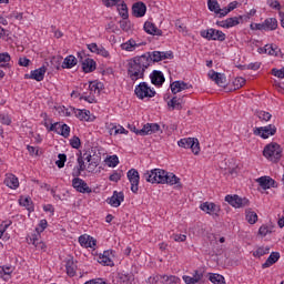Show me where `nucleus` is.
Here are the masks:
<instances>
[{"label":"nucleus","mask_w":284,"mask_h":284,"mask_svg":"<svg viewBox=\"0 0 284 284\" xmlns=\"http://www.w3.org/2000/svg\"><path fill=\"white\" fill-rule=\"evenodd\" d=\"M101 163V156L92 153V151H83V153L78 158V166L73 169L72 176H75L72 180V186L77 192L81 194H90L92 189L88 186V183L83 181L81 178V172H94L99 164Z\"/></svg>","instance_id":"1"},{"label":"nucleus","mask_w":284,"mask_h":284,"mask_svg":"<svg viewBox=\"0 0 284 284\" xmlns=\"http://www.w3.org/2000/svg\"><path fill=\"white\" fill-rule=\"evenodd\" d=\"M143 179H145L148 183H158L161 185H165L166 183V185H178V187H182L181 179L174 173H170L163 169L146 171Z\"/></svg>","instance_id":"2"},{"label":"nucleus","mask_w":284,"mask_h":284,"mask_svg":"<svg viewBox=\"0 0 284 284\" xmlns=\"http://www.w3.org/2000/svg\"><path fill=\"white\" fill-rule=\"evenodd\" d=\"M150 68V57L138 55L129 60L128 63V77L131 81H139V79H144L145 70Z\"/></svg>","instance_id":"3"},{"label":"nucleus","mask_w":284,"mask_h":284,"mask_svg":"<svg viewBox=\"0 0 284 284\" xmlns=\"http://www.w3.org/2000/svg\"><path fill=\"white\" fill-rule=\"evenodd\" d=\"M263 156L271 163H278L283 159V148L276 142H271L264 146Z\"/></svg>","instance_id":"4"},{"label":"nucleus","mask_w":284,"mask_h":284,"mask_svg":"<svg viewBox=\"0 0 284 284\" xmlns=\"http://www.w3.org/2000/svg\"><path fill=\"white\" fill-rule=\"evenodd\" d=\"M101 94V83L98 81L90 82L88 90L83 91L80 101H87V103H97V98Z\"/></svg>","instance_id":"5"},{"label":"nucleus","mask_w":284,"mask_h":284,"mask_svg":"<svg viewBox=\"0 0 284 284\" xmlns=\"http://www.w3.org/2000/svg\"><path fill=\"white\" fill-rule=\"evenodd\" d=\"M179 148H184L185 150H192L193 154L197 155L201 152V144L199 139L194 138H183L178 142Z\"/></svg>","instance_id":"6"},{"label":"nucleus","mask_w":284,"mask_h":284,"mask_svg":"<svg viewBox=\"0 0 284 284\" xmlns=\"http://www.w3.org/2000/svg\"><path fill=\"white\" fill-rule=\"evenodd\" d=\"M201 37L203 39H206V41H225L226 37L225 33L221 30H216V29H207V30H202L200 32Z\"/></svg>","instance_id":"7"},{"label":"nucleus","mask_w":284,"mask_h":284,"mask_svg":"<svg viewBox=\"0 0 284 284\" xmlns=\"http://www.w3.org/2000/svg\"><path fill=\"white\" fill-rule=\"evenodd\" d=\"M135 95L138 99H152V97H155L156 91H154L152 88H150L146 82H141L139 85L135 87L134 90Z\"/></svg>","instance_id":"8"},{"label":"nucleus","mask_w":284,"mask_h":284,"mask_svg":"<svg viewBox=\"0 0 284 284\" xmlns=\"http://www.w3.org/2000/svg\"><path fill=\"white\" fill-rule=\"evenodd\" d=\"M225 201L232 207L241 209V207H250V200L247 197H241L239 195H226Z\"/></svg>","instance_id":"9"},{"label":"nucleus","mask_w":284,"mask_h":284,"mask_svg":"<svg viewBox=\"0 0 284 284\" xmlns=\"http://www.w3.org/2000/svg\"><path fill=\"white\" fill-rule=\"evenodd\" d=\"M142 57H149L150 65H152V61L153 63H159V61H165V59H174V54L172 53V51H153L151 53L142 54Z\"/></svg>","instance_id":"10"},{"label":"nucleus","mask_w":284,"mask_h":284,"mask_svg":"<svg viewBox=\"0 0 284 284\" xmlns=\"http://www.w3.org/2000/svg\"><path fill=\"white\" fill-rule=\"evenodd\" d=\"M149 283L179 284L181 283V278L176 275H154L149 278Z\"/></svg>","instance_id":"11"},{"label":"nucleus","mask_w":284,"mask_h":284,"mask_svg":"<svg viewBox=\"0 0 284 284\" xmlns=\"http://www.w3.org/2000/svg\"><path fill=\"white\" fill-rule=\"evenodd\" d=\"M253 134L255 136H261V139H270V136H274V134H276V125L268 124L266 126L255 128L253 130Z\"/></svg>","instance_id":"12"},{"label":"nucleus","mask_w":284,"mask_h":284,"mask_svg":"<svg viewBox=\"0 0 284 284\" xmlns=\"http://www.w3.org/2000/svg\"><path fill=\"white\" fill-rule=\"evenodd\" d=\"M78 57L80 59L83 72L88 74L97 70V62L92 58H88L85 53H78Z\"/></svg>","instance_id":"13"},{"label":"nucleus","mask_w":284,"mask_h":284,"mask_svg":"<svg viewBox=\"0 0 284 284\" xmlns=\"http://www.w3.org/2000/svg\"><path fill=\"white\" fill-rule=\"evenodd\" d=\"M128 180L131 183V192L136 194L139 192V183L141 181V175H139V171L136 169H131L126 173Z\"/></svg>","instance_id":"14"},{"label":"nucleus","mask_w":284,"mask_h":284,"mask_svg":"<svg viewBox=\"0 0 284 284\" xmlns=\"http://www.w3.org/2000/svg\"><path fill=\"white\" fill-rule=\"evenodd\" d=\"M161 130V125L158 123H146L140 131H135L139 136H148L150 134H156Z\"/></svg>","instance_id":"15"},{"label":"nucleus","mask_w":284,"mask_h":284,"mask_svg":"<svg viewBox=\"0 0 284 284\" xmlns=\"http://www.w3.org/2000/svg\"><path fill=\"white\" fill-rule=\"evenodd\" d=\"M50 132H57L58 134H61L64 139H68L70 136V126L68 124H61L59 122L51 124L49 128Z\"/></svg>","instance_id":"16"},{"label":"nucleus","mask_w":284,"mask_h":284,"mask_svg":"<svg viewBox=\"0 0 284 284\" xmlns=\"http://www.w3.org/2000/svg\"><path fill=\"white\" fill-rule=\"evenodd\" d=\"M200 210H202V212H205L206 214H211V216H219V212H221V206L212 202H204L200 205Z\"/></svg>","instance_id":"17"},{"label":"nucleus","mask_w":284,"mask_h":284,"mask_svg":"<svg viewBox=\"0 0 284 284\" xmlns=\"http://www.w3.org/2000/svg\"><path fill=\"white\" fill-rule=\"evenodd\" d=\"M145 45V42L141 40L130 39L126 42L121 44V50H125V52H134V50Z\"/></svg>","instance_id":"18"},{"label":"nucleus","mask_w":284,"mask_h":284,"mask_svg":"<svg viewBox=\"0 0 284 284\" xmlns=\"http://www.w3.org/2000/svg\"><path fill=\"white\" fill-rule=\"evenodd\" d=\"M95 260L100 265H106L109 267H112L114 265V262L112 261V251H104L103 254H99Z\"/></svg>","instance_id":"19"},{"label":"nucleus","mask_w":284,"mask_h":284,"mask_svg":"<svg viewBox=\"0 0 284 284\" xmlns=\"http://www.w3.org/2000/svg\"><path fill=\"white\" fill-rule=\"evenodd\" d=\"M125 195L123 192H113V195L106 200V203L111 205V207H119L121 203H123Z\"/></svg>","instance_id":"20"},{"label":"nucleus","mask_w":284,"mask_h":284,"mask_svg":"<svg viewBox=\"0 0 284 284\" xmlns=\"http://www.w3.org/2000/svg\"><path fill=\"white\" fill-rule=\"evenodd\" d=\"M78 241L81 247H90L91 250H94V247H97V241L94 240V237L88 234L81 235Z\"/></svg>","instance_id":"21"},{"label":"nucleus","mask_w":284,"mask_h":284,"mask_svg":"<svg viewBox=\"0 0 284 284\" xmlns=\"http://www.w3.org/2000/svg\"><path fill=\"white\" fill-rule=\"evenodd\" d=\"M209 78L211 79V81H214V83H216V85H219L220 88H225V85L227 83L225 75H223L219 72H215V71H210Z\"/></svg>","instance_id":"22"},{"label":"nucleus","mask_w":284,"mask_h":284,"mask_svg":"<svg viewBox=\"0 0 284 284\" xmlns=\"http://www.w3.org/2000/svg\"><path fill=\"white\" fill-rule=\"evenodd\" d=\"M3 183L10 190H17L19 187V178L12 173H7Z\"/></svg>","instance_id":"23"},{"label":"nucleus","mask_w":284,"mask_h":284,"mask_svg":"<svg viewBox=\"0 0 284 284\" xmlns=\"http://www.w3.org/2000/svg\"><path fill=\"white\" fill-rule=\"evenodd\" d=\"M109 134L111 136H118V134H129L128 130L123 125L111 123L108 125Z\"/></svg>","instance_id":"24"},{"label":"nucleus","mask_w":284,"mask_h":284,"mask_svg":"<svg viewBox=\"0 0 284 284\" xmlns=\"http://www.w3.org/2000/svg\"><path fill=\"white\" fill-rule=\"evenodd\" d=\"M133 16L136 18L145 17V12H148V7L143 2H136L132 7Z\"/></svg>","instance_id":"25"},{"label":"nucleus","mask_w":284,"mask_h":284,"mask_svg":"<svg viewBox=\"0 0 284 284\" xmlns=\"http://www.w3.org/2000/svg\"><path fill=\"white\" fill-rule=\"evenodd\" d=\"M190 88H192V85L185 83L184 81H175L171 83V91L173 94H179V92H183V90H190Z\"/></svg>","instance_id":"26"},{"label":"nucleus","mask_w":284,"mask_h":284,"mask_svg":"<svg viewBox=\"0 0 284 284\" xmlns=\"http://www.w3.org/2000/svg\"><path fill=\"white\" fill-rule=\"evenodd\" d=\"M151 83L153 85H163L165 83V75H163V72L154 70L150 74Z\"/></svg>","instance_id":"27"},{"label":"nucleus","mask_w":284,"mask_h":284,"mask_svg":"<svg viewBox=\"0 0 284 284\" xmlns=\"http://www.w3.org/2000/svg\"><path fill=\"white\" fill-rule=\"evenodd\" d=\"M144 31L148 34H153V37H161L163 34V31H161L159 28H156V24L150 21H146L144 23Z\"/></svg>","instance_id":"28"},{"label":"nucleus","mask_w":284,"mask_h":284,"mask_svg":"<svg viewBox=\"0 0 284 284\" xmlns=\"http://www.w3.org/2000/svg\"><path fill=\"white\" fill-rule=\"evenodd\" d=\"M12 272H14V267L12 265L0 266V278L3 281H10L12 278Z\"/></svg>","instance_id":"29"},{"label":"nucleus","mask_w":284,"mask_h":284,"mask_svg":"<svg viewBox=\"0 0 284 284\" xmlns=\"http://www.w3.org/2000/svg\"><path fill=\"white\" fill-rule=\"evenodd\" d=\"M19 203L22 207H26V210H28L29 213L34 212V203L32 202L31 196L21 195L19 199Z\"/></svg>","instance_id":"30"},{"label":"nucleus","mask_w":284,"mask_h":284,"mask_svg":"<svg viewBox=\"0 0 284 284\" xmlns=\"http://www.w3.org/2000/svg\"><path fill=\"white\" fill-rule=\"evenodd\" d=\"M45 67H41L39 69L31 71L29 79H33V81H43V79H45Z\"/></svg>","instance_id":"31"},{"label":"nucleus","mask_w":284,"mask_h":284,"mask_svg":"<svg viewBox=\"0 0 284 284\" xmlns=\"http://www.w3.org/2000/svg\"><path fill=\"white\" fill-rule=\"evenodd\" d=\"M281 258V254L278 252H273L266 260V262L262 265L263 270L267 267H272L274 263H276Z\"/></svg>","instance_id":"32"},{"label":"nucleus","mask_w":284,"mask_h":284,"mask_svg":"<svg viewBox=\"0 0 284 284\" xmlns=\"http://www.w3.org/2000/svg\"><path fill=\"white\" fill-rule=\"evenodd\" d=\"M276 28H278V21L276 20V18H267L264 21V30L266 32H270L272 30H276Z\"/></svg>","instance_id":"33"},{"label":"nucleus","mask_w":284,"mask_h":284,"mask_svg":"<svg viewBox=\"0 0 284 284\" xmlns=\"http://www.w3.org/2000/svg\"><path fill=\"white\" fill-rule=\"evenodd\" d=\"M78 62H79V61L77 60V58H75L74 55H68V57L63 60V62H62V68L70 70V69H72V68H74V65H77Z\"/></svg>","instance_id":"34"},{"label":"nucleus","mask_w":284,"mask_h":284,"mask_svg":"<svg viewBox=\"0 0 284 284\" xmlns=\"http://www.w3.org/2000/svg\"><path fill=\"white\" fill-rule=\"evenodd\" d=\"M245 219L250 225H254L258 221V214L252 211V209H248L245 211Z\"/></svg>","instance_id":"35"},{"label":"nucleus","mask_w":284,"mask_h":284,"mask_svg":"<svg viewBox=\"0 0 284 284\" xmlns=\"http://www.w3.org/2000/svg\"><path fill=\"white\" fill-rule=\"evenodd\" d=\"M67 274L70 277L77 276V264H74V261L69 260L65 265Z\"/></svg>","instance_id":"36"},{"label":"nucleus","mask_w":284,"mask_h":284,"mask_svg":"<svg viewBox=\"0 0 284 284\" xmlns=\"http://www.w3.org/2000/svg\"><path fill=\"white\" fill-rule=\"evenodd\" d=\"M32 245H34L36 250H40L41 252H45V250H48L45 242L39 240L37 235H33L32 237Z\"/></svg>","instance_id":"37"},{"label":"nucleus","mask_w":284,"mask_h":284,"mask_svg":"<svg viewBox=\"0 0 284 284\" xmlns=\"http://www.w3.org/2000/svg\"><path fill=\"white\" fill-rule=\"evenodd\" d=\"M209 280L214 284H225V277L221 274L211 273Z\"/></svg>","instance_id":"38"},{"label":"nucleus","mask_w":284,"mask_h":284,"mask_svg":"<svg viewBox=\"0 0 284 284\" xmlns=\"http://www.w3.org/2000/svg\"><path fill=\"white\" fill-rule=\"evenodd\" d=\"M168 106L171 110H181V108H183V105H181V99L174 97L172 98L169 102H168Z\"/></svg>","instance_id":"39"},{"label":"nucleus","mask_w":284,"mask_h":284,"mask_svg":"<svg viewBox=\"0 0 284 284\" xmlns=\"http://www.w3.org/2000/svg\"><path fill=\"white\" fill-rule=\"evenodd\" d=\"M239 18H229L225 21H222V28H234V26H239Z\"/></svg>","instance_id":"40"},{"label":"nucleus","mask_w":284,"mask_h":284,"mask_svg":"<svg viewBox=\"0 0 284 284\" xmlns=\"http://www.w3.org/2000/svg\"><path fill=\"white\" fill-rule=\"evenodd\" d=\"M256 181L263 190H270V183H272L273 180L267 176H261Z\"/></svg>","instance_id":"41"},{"label":"nucleus","mask_w":284,"mask_h":284,"mask_svg":"<svg viewBox=\"0 0 284 284\" xmlns=\"http://www.w3.org/2000/svg\"><path fill=\"white\" fill-rule=\"evenodd\" d=\"M75 116L80 119V121H90V111L88 110H77Z\"/></svg>","instance_id":"42"},{"label":"nucleus","mask_w":284,"mask_h":284,"mask_svg":"<svg viewBox=\"0 0 284 284\" xmlns=\"http://www.w3.org/2000/svg\"><path fill=\"white\" fill-rule=\"evenodd\" d=\"M207 6H209V10L211 12H215V14H217V12H221V6H219V1L207 0Z\"/></svg>","instance_id":"43"},{"label":"nucleus","mask_w":284,"mask_h":284,"mask_svg":"<svg viewBox=\"0 0 284 284\" xmlns=\"http://www.w3.org/2000/svg\"><path fill=\"white\" fill-rule=\"evenodd\" d=\"M118 12L120 14V17H122V19L126 20L130 14L128 13V4L125 3H121L118 6Z\"/></svg>","instance_id":"44"},{"label":"nucleus","mask_w":284,"mask_h":284,"mask_svg":"<svg viewBox=\"0 0 284 284\" xmlns=\"http://www.w3.org/2000/svg\"><path fill=\"white\" fill-rule=\"evenodd\" d=\"M105 164L108 165V168H116V165H119V156L110 155L105 159Z\"/></svg>","instance_id":"45"},{"label":"nucleus","mask_w":284,"mask_h":284,"mask_svg":"<svg viewBox=\"0 0 284 284\" xmlns=\"http://www.w3.org/2000/svg\"><path fill=\"white\" fill-rule=\"evenodd\" d=\"M68 161V155L65 153L58 154V160L55 161V165L61 169L65 168V162Z\"/></svg>","instance_id":"46"},{"label":"nucleus","mask_w":284,"mask_h":284,"mask_svg":"<svg viewBox=\"0 0 284 284\" xmlns=\"http://www.w3.org/2000/svg\"><path fill=\"white\" fill-rule=\"evenodd\" d=\"M270 252V246H260L256 251L253 252V256H257L261 258V256H265Z\"/></svg>","instance_id":"47"},{"label":"nucleus","mask_w":284,"mask_h":284,"mask_svg":"<svg viewBox=\"0 0 284 284\" xmlns=\"http://www.w3.org/2000/svg\"><path fill=\"white\" fill-rule=\"evenodd\" d=\"M245 85V78L243 77H237L233 80V88L234 90H241Z\"/></svg>","instance_id":"48"},{"label":"nucleus","mask_w":284,"mask_h":284,"mask_svg":"<svg viewBox=\"0 0 284 284\" xmlns=\"http://www.w3.org/2000/svg\"><path fill=\"white\" fill-rule=\"evenodd\" d=\"M10 53L4 52V53H0V68H6V65H8V63H10Z\"/></svg>","instance_id":"49"},{"label":"nucleus","mask_w":284,"mask_h":284,"mask_svg":"<svg viewBox=\"0 0 284 284\" xmlns=\"http://www.w3.org/2000/svg\"><path fill=\"white\" fill-rule=\"evenodd\" d=\"M273 230H274V226H267L264 224L260 227L258 234L260 236H265L267 234H272Z\"/></svg>","instance_id":"50"},{"label":"nucleus","mask_w":284,"mask_h":284,"mask_svg":"<svg viewBox=\"0 0 284 284\" xmlns=\"http://www.w3.org/2000/svg\"><path fill=\"white\" fill-rule=\"evenodd\" d=\"M58 112L60 116H72V112H74V109H68L65 106H59Z\"/></svg>","instance_id":"51"},{"label":"nucleus","mask_w":284,"mask_h":284,"mask_svg":"<svg viewBox=\"0 0 284 284\" xmlns=\"http://www.w3.org/2000/svg\"><path fill=\"white\" fill-rule=\"evenodd\" d=\"M257 118L260 119V121H270L272 119V113L266 112V111H258L257 112Z\"/></svg>","instance_id":"52"},{"label":"nucleus","mask_w":284,"mask_h":284,"mask_svg":"<svg viewBox=\"0 0 284 284\" xmlns=\"http://www.w3.org/2000/svg\"><path fill=\"white\" fill-rule=\"evenodd\" d=\"M47 227H48V220H40L38 226L36 227V232H38V234H42V232H45Z\"/></svg>","instance_id":"53"},{"label":"nucleus","mask_w":284,"mask_h":284,"mask_svg":"<svg viewBox=\"0 0 284 284\" xmlns=\"http://www.w3.org/2000/svg\"><path fill=\"white\" fill-rule=\"evenodd\" d=\"M10 225H12V222L10 220H6L0 224V239L1 236H3V234H6V231L8 230V227H10Z\"/></svg>","instance_id":"54"},{"label":"nucleus","mask_w":284,"mask_h":284,"mask_svg":"<svg viewBox=\"0 0 284 284\" xmlns=\"http://www.w3.org/2000/svg\"><path fill=\"white\" fill-rule=\"evenodd\" d=\"M71 148H74V150H79L81 148V139L79 136H73L70 140Z\"/></svg>","instance_id":"55"},{"label":"nucleus","mask_w":284,"mask_h":284,"mask_svg":"<svg viewBox=\"0 0 284 284\" xmlns=\"http://www.w3.org/2000/svg\"><path fill=\"white\" fill-rule=\"evenodd\" d=\"M172 239L176 243H185V241H187V235H185V234H173Z\"/></svg>","instance_id":"56"},{"label":"nucleus","mask_w":284,"mask_h":284,"mask_svg":"<svg viewBox=\"0 0 284 284\" xmlns=\"http://www.w3.org/2000/svg\"><path fill=\"white\" fill-rule=\"evenodd\" d=\"M0 122L2 123V125H10V123H12V119L6 113H1Z\"/></svg>","instance_id":"57"},{"label":"nucleus","mask_w":284,"mask_h":284,"mask_svg":"<svg viewBox=\"0 0 284 284\" xmlns=\"http://www.w3.org/2000/svg\"><path fill=\"white\" fill-rule=\"evenodd\" d=\"M264 52L265 54H270L271 57H276V49H274V45L272 44H266L264 47Z\"/></svg>","instance_id":"58"},{"label":"nucleus","mask_w":284,"mask_h":284,"mask_svg":"<svg viewBox=\"0 0 284 284\" xmlns=\"http://www.w3.org/2000/svg\"><path fill=\"white\" fill-rule=\"evenodd\" d=\"M267 6H270L272 10L281 11V2H278V0H267Z\"/></svg>","instance_id":"59"},{"label":"nucleus","mask_w":284,"mask_h":284,"mask_svg":"<svg viewBox=\"0 0 284 284\" xmlns=\"http://www.w3.org/2000/svg\"><path fill=\"white\" fill-rule=\"evenodd\" d=\"M97 54H99L100 57H103L104 59H110V51L103 48V45H100Z\"/></svg>","instance_id":"60"},{"label":"nucleus","mask_w":284,"mask_h":284,"mask_svg":"<svg viewBox=\"0 0 284 284\" xmlns=\"http://www.w3.org/2000/svg\"><path fill=\"white\" fill-rule=\"evenodd\" d=\"M272 74L277 79H284V67L282 69H272Z\"/></svg>","instance_id":"61"},{"label":"nucleus","mask_w":284,"mask_h":284,"mask_svg":"<svg viewBox=\"0 0 284 284\" xmlns=\"http://www.w3.org/2000/svg\"><path fill=\"white\" fill-rule=\"evenodd\" d=\"M109 180L112 181L113 183H119L121 181V173L114 171L110 176Z\"/></svg>","instance_id":"62"},{"label":"nucleus","mask_w":284,"mask_h":284,"mask_svg":"<svg viewBox=\"0 0 284 284\" xmlns=\"http://www.w3.org/2000/svg\"><path fill=\"white\" fill-rule=\"evenodd\" d=\"M19 65H21L22 68H28V65H30V59H28V58H20L19 59Z\"/></svg>","instance_id":"63"},{"label":"nucleus","mask_w":284,"mask_h":284,"mask_svg":"<svg viewBox=\"0 0 284 284\" xmlns=\"http://www.w3.org/2000/svg\"><path fill=\"white\" fill-rule=\"evenodd\" d=\"M184 283L186 284H196L194 277L190 276V275H183L182 276Z\"/></svg>","instance_id":"64"}]
</instances>
